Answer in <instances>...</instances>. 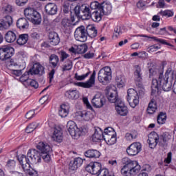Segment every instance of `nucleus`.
Here are the masks:
<instances>
[{"mask_svg": "<svg viewBox=\"0 0 176 176\" xmlns=\"http://www.w3.org/2000/svg\"><path fill=\"white\" fill-rule=\"evenodd\" d=\"M171 74V68L167 69L165 77L163 73H160L158 79H153L151 85L152 96L156 94L159 91V89H162L164 91H170L171 90V82H168V74Z\"/></svg>", "mask_w": 176, "mask_h": 176, "instance_id": "nucleus-1", "label": "nucleus"}, {"mask_svg": "<svg viewBox=\"0 0 176 176\" xmlns=\"http://www.w3.org/2000/svg\"><path fill=\"white\" fill-rule=\"evenodd\" d=\"M123 164H125L121 169V174L125 176H132L138 174L141 170V166L137 161H132L129 157H124L122 160Z\"/></svg>", "mask_w": 176, "mask_h": 176, "instance_id": "nucleus-2", "label": "nucleus"}, {"mask_svg": "<svg viewBox=\"0 0 176 176\" xmlns=\"http://www.w3.org/2000/svg\"><path fill=\"white\" fill-rule=\"evenodd\" d=\"M74 13L76 17H78L79 19H82V20H90V16L92 12L90 10V6L82 4L74 8Z\"/></svg>", "mask_w": 176, "mask_h": 176, "instance_id": "nucleus-3", "label": "nucleus"}, {"mask_svg": "<svg viewBox=\"0 0 176 176\" xmlns=\"http://www.w3.org/2000/svg\"><path fill=\"white\" fill-rule=\"evenodd\" d=\"M24 14L26 19L28 20H30L31 23L35 25H39V24L42 23L41 14H39V12H38V11L35 10L34 8H25L24 10Z\"/></svg>", "mask_w": 176, "mask_h": 176, "instance_id": "nucleus-4", "label": "nucleus"}, {"mask_svg": "<svg viewBox=\"0 0 176 176\" xmlns=\"http://www.w3.org/2000/svg\"><path fill=\"white\" fill-rule=\"evenodd\" d=\"M37 149L41 152V157L45 162V163H49L52 158L50 157V152H52V147L49 144L43 142H40L37 146Z\"/></svg>", "mask_w": 176, "mask_h": 176, "instance_id": "nucleus-5", "label": "nucleus"}, {"mask_svg": "<svg viewBox=\"0 0 176 176\" xmlns=\"http://www.w3.org/2000/svg\"><path fill=\"white\" fill-rule=\"evenodd\" d=\"M112 76V70L109 66L102 68L98 74V80L102 85H108Z\"/></svg>", "mask_w": 176, "mask_h": 176, "instance_id": "nucleus-6", "label": "nucleus"}, {"mask_svg": "<svg viewBox=\"0 0 176 176\" xmlns=\"http://www.w3.org/2000/svg\"><path fill=\"white\" fill-rule=\"evenodd\" d=\"M49 64L50 67L52 68L51 72L49 73L50 83H52V80L54 79V74H56V69L60 67V58H58V56L54 54H51L49 57Z\"/></svg>", "mask_w": 176, "mask_h": 176, "instance_id": "nucleus-7", "label": "nucleus"}, {"mask_svg": "<svg viewBox=\"0 0 176 176\" xmlns=\"http://www.w3.org/2000/svg\"><path fill=\"white\" fill-rule=\"evenodd\" d=\"M127 101L131 108H135L140 104V96L134 89H129L127 91Z\"/></svg>", "mask_w": 176, "mask_h": 176, "instance_id": "nucleus-8", "label": "nucleus"}, {"mask_svg": "<svg viewBox=\"0 0 176 176\" xmlns=\"http://www.w3.org/2000/svg\"><path fill=\"white\" fill-rule=\"evenodd\" d=\"M13 54H14V48L10 47V45H3L0 48V60L1 61L10 60Z\"/></svg>", "mask_w": 176, "mask_h": 176, "instance_id": "nucleus-9", "label": "nucleus"}, {"mask_svg": "<svg viewBox=\"0 0 176 176\" xmlns=\"http://www.w3.org/2000/svg\"><path fill=\"white\" fill-rule=\"evenodd\" d=\"M68 132L70 135L75 140H78L82 134V130L78 128L76 124L74 121H69L67 124Z\"/></svg>", "mask_w": 176, "mask_h": 176, "instance_id": "nucleus-10", "label": "nucleus"}, {"mask_svg": "<svg viewBox=\"0 0 176 176\" xmlns=\"http://www.w3.org/2000/svg\"><path fill=\"white\" fill-rule=\"evenodd\" d=\"M85 170L92 175L98 176L102 171V166L100 162H91L87 165Z\"/></svg>", "mask_w": 176, "mask_h": 176, "instance_id": "nucleus-11", "label": "nucleus"}, {"mask_svg": "<svg viewBox=\"0 0 176 176\" xmlns=\"http://www.w3.org/2000/svg\"><path fill=\"white\" fill-rule=\"evenodd\" d=\"M74 38L79 42H86L87 41V33L85 26L77 28L74 32Z\"/></svg>", "mask_w": 176, "mask_h": 176, "instance_id": "nucleus-12", "label": "nucleus"}, {"mask_svg": "<svg viewBox=\"0 0 176 176\" xmlns=\"http://www.w3.org/2000/svg\"><path fill=\"white\" fill-rule=\"evenodd\" d=\"M28 157H30L32 164L41 163L42 160V152H39L36 149L30 150L28 152Z\"/></svg>", "mask_w": 176, "mask_h": 176, "instance_id": "nucleus-13", "label": "nucleus"}, {"mask_svg": "<svg viewBox=\"0 0 176 176\" xmlns=\"http://www.w3.org/2000/svg\"><path fill=\"white\" fill-rule=\"evenodd\" d=\"M94 85H96V70L93 71L92 74L87 82H78L75 83L76 86H78L79 87H84V89H90V87H93Z\"/></svg>", "mask_w": 176, "mask_h": 176, "instance_id": "nucleus-14", "label": "nucleus"}, {"mask_svg": "<svg viewBox=\"0 0 176 176\" xmlns=\"http://www.w3.org/2000/svg\"><path fill=\"white\" fill-rule=\"evenodd\" d=\"M92 105L95 108H102L105 104V98L101 93H97L91 100Z\"/></svg>", "mask_w": 176, "mask_h": 176, "instance_id": "nucleus-15", "label": "nucleus"}, {"mask_svg": "<svg viewBox=\"0 0 176 176\" xmlns=\"http://www.w3.org/2000/svg\"><path fill=\"white\" fill-rule=\"evenodd\" d=\"M142 148V146L141 143L134 142L128 147L126 153L129 156H135V155H138V153L141 152Z\"/></svg>", "mask_w": 176, "mask_h": 176, "instance_id": "nucleus-16", "label": "nucleus"}, {"mask_svg": "<svg viewBox=\"0 0 176 176\" xmlns=\"http://www.w3.org/2000/svg\"><path fill=\"white\" fill-rule=\"evenodd\" d=\"M159 135L156 132H151L148 135L147 142L149 144V146L150 148H151V149L156 148V145L159 144Z\"/></svg>", "mask_w": 176, "mask_h": 176, "instance_id": "nucleus-17", "label": "nucleus"}, {"mask_svg": "<svg viewBox=\"0 0 176 176\" xmlns=\"http://www.w3.org/2000/svg\"><path fill=\"white\" fill-rule=\"evenodd\" d=\"M19 160L23 171H28L31 168V164H32L31 163V159L28 157V154H27V156L23 155Z\"/></svg>", "mask_w": 176, "mask_h": 176, "instance_id": "nucleus-18", "label": "nucleus"}, {"mask_svg": "<svg viewBox=\"0 0 176 176\" xmlns=\"http://www.w3.org/2000/svg\"><path fill=\"white\" fill-rule=\"evenodd\" d=\"M107 97L109 102L115 103L116 105L118 104V101H122V100L119 99L118 91L114 90L112 88L107 91Z\"/></svg>", "mask_w": 176, "mask_h": 176, "instance_id": "nucleus-19", "label": "nucleus"}, {"mask_svg": "<svg viewBox=\"0 0 176 176\" xmlns=\"http://www.w3.org/2000/svg\"><path fill=\"white\" fill-rule=\"evenodd\" d=\"M116 111L118 115L120 116H126L129 113V110H127V107L124 104L123 101H118L116 104Z\"/></svg>", "mask_w": 176, "mask_h": 176, "instance_id": "nucleus-20", "label": "nucleus"}, {"mask_svg": "<svg viewBox=\"0 0 176 176\" xmlns=\"http://www.w3.org/2000/svg\"><path fill=\"white\" fill-rule=\"evenodd\" d=\"M52 141H55L56 142H63V131L61 128L57 127L53 129V133L51 136Z\"/></svg>", "mask_w": 176, "mask_h": 176, "instance_id": "nucleus-21", "label": "nucleus"}, {"mask_svg": "<svg viewBox=\"0 0 176 176\" xmlns=\"http://www.w3.org/2000/svg\"><path fill=\"white\" fill-rule=\"evenodd\" d=\"M61 28L65 32H69L74 27V23H72L71 19L67 17L62 19L60 21Z\"/></svg>", "mask_w": 176, "mask_h": 176, "instance_id": "nucleus-22", "label": "nucleus"}, {"mask_svg": "<svg viewBox=\"0 0 176 176\" xmlns=\"http://www.w3.org/2000/svg\"><path fill=\"white\" fill-rule=\"evenodd\" d=\"M48 38L50 45L52 46H57L60 43V36H58V34L56 32H50Z\"/></svg>", "mask_w": 176, "mask_h": 176, "instance_id": "nucleus-23", "label": "nucleus"}, {"mask_svg": "<svg viewBox=\"0 0 176 176\" xmlns=\"http://www.w3.org/2000/svg\"><path fill=\"white\" fill-rule=\"evenodd\" d=\"M99 10L103 16L104 14L108 16V14H111V12H112V6L109 3L103 2L100 5Z\"/></svg>", "mask_w": 176, "mask_h": 176, "instance_id": "nucleus-24", "label": "nucleus"}, {"mask_svg": "<svg viewBox=\"0 0 176 176\" xmlns=\"http://www.w3.org/2000/svg\"><path fill=\"white\" fill-rule=\"evenodd\" d=\"M45 12L47 14H50L51 16H54V14H57V5L54 3H47L45 7Z\"/></svg>", "mask_w": 176, "mask_h": 176, "instance_id": "nucleus-25", "label": "nucleus"}, {"mask_svg": "<svg viewBox=\"0 0 176 176\" xmlns=\"http://www.w3.org/2000/svg\"><path fill=\"white\" fill-rule=\"evenodd\" d=\"M16 27L19 30H28V28L30 27V23H28V21L25 18H20L16 21Z\"/></svg>", "mask_w": 176, "mask_h": 176, "instance_id": "nucleus-26", "label": "nucleus"}, {"mask_svg": "<svg viewBox=\"0 0 176 176\" xmlns=\"http://www.w3.org/2000/svg\"><path fill=\"white\" fill-rule=\"evenodd\" d=\"M69 113V104H63L58 110V114L60 118H67Z\"/></svg>", "mask_w": 176, "mask_h": 176, "instance_id": "nucleus-27", "label": "nucleus"}, {"mask_svg": "<svg viewBox=\"0 0 176 176\" xmlns=\"http://www.w3.org/2000/svg\"><path fill=\"white\" fill-rule=\"evenodd\" d=\"M30 69H32V75H34H34H42L43 74H45V67L39 63L33 65V67Z\"/></svg>", "mask_w": 176, "mask_h": 176, "instance_id": "nucleus-28", "label": "nucleus"}, {"mask_svg": "<svg viewBox=\"0 0 176 176\" xmlns=\"http://www.w3.org/2000/svg\"><path fill=\"white\" fill-rule=\"evenodd\" d=\"M104 15L102 14L101 10L98 8L96 11L91 12V15L89 16V20L91 19L95 23H98V21H101L102 16Z\"/></svg>", "mask_w": 176, "mask_h": 176, "instance_id": "nucleus-29", "label": "nucleus"}, {"mask_svg": "<svg viewBox=\"0 0 176 176\" xmlns=\"http://www.w3.org/2000/svg\"><path fill=\"white\" fill-rule=\"evenodd\" d=\"M101 140H104V132L101 129H96L94 134L92 135V141L94 142H98Z\"/></svg>", "mask_w": 176, "mask_h": 176, "instance_id": "nucleus-30", "label": "nucleus"}, {"mask_svg": "<svg viewBox=\"0 0 176 176\" xmlns=\"http://www.w3.org/2000/svg\"><path fill=\"white\" fill-rule=\"evenodd\" d=\"M85 156L89 157V159H98L101 156V153L97 150H87L85 152Z\"/></svg>", "mask_w": 176, "mask_h": 176, "instance_id": "nucleus-31", "label": "nucleus"}, {"mask_svg": "<svg viewBox=\"0 0 176 176\" xmlns=\"http://www.w3.org/2000/svg\"><path fill=\"white\" fill-rule=\"evenodd\" d=\"M138 36H140L142 38H148V39H153V41H155V42H159V43H161V45H166L167 46H170V47H174V45L167 43V41L163 38H157V37H155V36L151 37L145 34H140V35H138Z\"/></svg>", "mask_w": 176, "mask_h": 176, "instance_id": "nucleus-32", "label": "nucleus"}, {"mask_svg": "<svg viewBox=\"0 0 176 176\" xmlns=\"http://www.w3.org/2000/svg\"><path fill=\"white\" fill-rule=\"evenodd\" d=\"M5 41L8 42V43H13L16 39L17 36L16 35V33L13 31H8L5 34Z\"/></svg>", "mask_w": 176, "mask_h": 176, "instance_id": "nucleus-33", "label": "nucleus"}, {"mask_svg": "<svg viewBox=\"0 0 176 176\" xmlns=\"http://www.w3.org/2000/svg\"><path fill=\"white\" fill-rule=\"evenodd\" d=\"M85 30L87 31V36H89V38H96L97 36V30L94 26L89 25Z\"/></svg>", "mask_w": 176, "mask_h": 176, "instance_id": "nucleus-34", "label": "nucleus"}, {"mask_svg": "<svg viewBox=\"0 0 176 176\" xmlns=\"http://www.w3.org/2000/svg\"><path fill=\"white\" fill-rule=\"evenodd\" d=\"M156 109H157V105L156 104V101L155 100V99H152L148 104V106L147 108V113H149L150 115H152L156 112Z\"/></svg>", "mask_w": 176, "mask_h": 176, "instance_id": "nucleus-35", "label": "nucleus"}, {"mask_svg": "<svg viewBox=\"0 0 176 176\" xmlns=\"http://www.w3.org/2000/svg\"><path fill=\"white\" fill-rule=\"evenodd\" d=\"M134 77L135 82H141L142 80V72L141 70V67L139 65L135 66Z\"/></svg>", "mask_w": 176, "mask_h": 176, "instance_id": "nucleus-36", "label": "nucleus"}, {"mask_svg": "<svg viewBox=\"0 0 176 176\" xmlns=\"http://www.w3.org/2000/svg\"><path fill=\"white\" fill-rule=\"evenodd\" d=\"M30 36H28V34H20L16 39V43L18 45H20L21 46H23V45H25L27 42H28V38Z\"/></svg>", "mask_w": 176, "mask_h": 176, "instance_id": "nucleus-37", "label": "nucleus"}, {"mask_svg": "<svg viewBox=\"0 0 176 176\" xmlns=\"http://www.w3.org/2000/svg\"><path fill=\"white\" fill-rule=\"evenodd\" d=\"M116 135V133L115 132V130L112 127H108L106 128L104 131V140L107 138H109L111 137H114Z\"/></svg>", "mask_w": 176, "mask_h": 176, "instance_id": "nucleus-38", "label": "nucleus"}, {"mask_svg": "<svg viewBox=\"0 0 176 176\" xmlns=\"http://www.w3.org/2000/svg\"><path fill=\"white\" fill-rule=\"evenodd\" d=\"M66 96L70 100H76L79 97V91L78 90H69L66 92Z\"/></svg>", "mask_w": 176, "mask_h": 176, "instance_id": "nucleus-39", "label": "nucleus"}, {"mask_svg": "<svg viewBox=\"0 0 176 176\" xmlns=\"http://www.w3.org/2000/svg\"><path fill=\"white\" fill-rule=\"evenodd\" d=\"M80 116L86 122H89V120L93 119V114L90 111H82L80 112Z\"/></svg>", "mask_w": 176, "mask_h": 176, "instance_id": "nucleus-40", "label": "nucleus"}, {"mask_svg": "<svg viewBox=\"0 0 176 176\" xmlns=\"http://www.w3.org/2000/svg\"><path fill=\"white\" fill-rule=\"evenodd\" d=\"M116 82L118 87L122 89V87H124V83H126V78L123 76H117L116 77Z\"/></svg>", "mask_w": 176, "mask_h": 176, "instance_id": "nucleus-41", "label": "nucleus"}, {"mask_svg": "<svg viewBox=\"0 0 176 176\" xmlns=\"http://www.w3.org/2000/svg\"><path fill=\"white\" fill-rule=\"evenodd\" d=\"M170 140L168 135L166 134H163L160 137L159 145L160 146H167V142Z\"/></svg>", "mask_w": 176, "mask_h": 176, "instance_id": "nucleus-42", "label": "nucleus"}, {"mask_svg": "<svg viewBox=\"0 0 176 176\" xmlns=\"http://www.w3.org/2000/svg\"><path fill=\"white\" fill-rule=\"evenodd\" d=\"M167 119V115L166 113L160 112L157 116V122L158 124H164Z\"/></svg>", "mask_w": 176, "mask_h": 176, "instance_id": "nucleus-43", "label": "nucleus"}, {"mask_svg": "<svg viewBox=\"0 0 176 176\" xmlns=\"http://www.w3.org/2000/svg\"><path fill=\"white\" fill-rule=\"evenodd\" d=\"M89 47H87V45L82 44L77 46V54H85L86 52H87V50Z\"/></svg>", "mask_w": 176, "mask_h": 176, "instance_id": "nucleus-44", "label": "nucleus"}, {"mask_svg": "<svg viewBox=\"0 0 176 176\" xmlns=\"http://www.w3.org/2000/svg\"><path fill=\"white\" fill-rule=\"evenodd\" d=\"M30 74L32 75V69H30L28 72H25L22 75V76L20 78L21 82H27V83H28V82H30L31 80L28 79Z\"/></svg>", "mask_w": 176, "mask_h": 176, "instance_id": "nucleus-45", "label": "nucleus"}, {"mask_svg": "<svg viewBox=\"0 0 176 176\" xmlns=\"http://www.w3.org/2000/svg\"><path fill=\"white\" fill-rule=\"evenodd\" d=\"M63 12L65 14H68V13H72L71 9H72V6L68 1L65 2L63 6Z\"/></svg>", "mask_w": 176, "mask_h": 176, "instance_id": "nucleus-46", "label": "nucleus"}, {"mask_svg": "<svg viewBox=\"0 0 176 176\" xmlns=\"http://www.w3.org/2000/svg\"><path fill=\"white\" fill-rule=\"evenodd\" d=\"M101 4H100V3L97 2V1H94V2H91L90 3V6H89V9L91 10V12H96V10H98V9H100V6Z\"/></svg>", "mask_w": 176, "mask_h": 176, "instance_id": "nucleus-47", "label": "nucleus"}, {"mask_svg": "<svg viewBox=\"0 0 176 176\" xmlns=\"http://www.w3.org/2000/svg\"><path fill=\"white\" fill-rule=\"evenodd\" d=\"M116 135H115L111 136V138L106 137L104 141L107 145H115V144H116Z\"/></svg>", "mask_w": 176, "mask_h": 176, "instance_id": "nucleus-48", "label": "nucleus"}, {"mask_svg": "<svg viewBox=\"0 0 176 176\" xmlns=\"http://www.w3.org/2000/svg\"><path fill=\"white\" fill-rule=\"evenodd\" d=\"M38 127V124L36 122H33L29 124L27 128L25 129V132L28 133H32L34 130H35Z\"/></svg>", "mask_w": 176, "mask_h": 176, "instance_id": "nucleus-49", "label": "nucleus"}, {"mask_svg": "<svg viewBox=\"0 0 176 176\" xmlns=\"http://www.w3.org/2000/svg\"><path fill=\"white\" fill-rule=\"evenodd\" d=\"M3 21L5 23L6 28H9V27L13 24V18H12L10 15H7L5 16V19Z\"/></svg>", "mask_w": 176, "mask_h": 176, "instance_id": "nucleus-50", "label": "nucleus"}, {"mask_svg": "<svg viewBox=\"0 0 176 176\" xmlns=\"http://www.w3.org/2000/svg\"><path fill=\"white\" fill-rule=\"evenodd\" d=\"M2 12L6 13V14H8V13H12V6L8 3L3 4Z\"/></svg>", "mask_w": 176, "mask_h": 176, "instance_id": "nucleus-51", "label": "nucleus"}, {"mask_svg": "<svg viewBox=\"0 0 176 176\" xmlns=\"http://www.w3.org/2000/svg\"><path fill=\"white\" fill-rule=\"evenodd\" d=\"M6 167L9 170L14 168L16 167V161L14 160H8L6 162Z\"/></svg>", "mask_w": 176, "mask_h": 176, "instance_id": "nucleus-52", "label": "nucleus"}, {"mask_svg": "<svg viewBox=\"0 0 176 176\" xmlns=\"http://www.w3.org/2000/svg\"><path fill=\"white\" fill-rule=\"evenodd\" d=\"M89 75H90V72H87V74H82L81 76H79L78 73H76L74 78L76 80H85V79L89 76Z\"/></svg>", "mask_w": 176, "mask_h": 176, "instance_id": "nucleus-53", "label": "nucleus"}, {"mask_svg": "<svg viewBox=\"0 0 176 176\" xmlns=\"http://www.w3.org/2000/svg\"><path fill=\"white\" fill-rule=\"evenodd\" d=\"M159 14L165 17H173L174 16V12L170 10H165V11H160Z\"/></svg>", "mask_w": 176, "mask_h": 176, "instance_id": "nucleus-54", "label": "nucleus"}, {"mask_svg": "<svg viewBox=\"0 0 176 176\" xmlns=\"http://www.w3.org/2000/svg\"><path fill=\"white\" fill-rule=\"evenodd\" d=\"M71 69H72V61L67 60V63L63 65L62 71L65 72V71H71Z\"/></svg>", "mask_w": 176, "mask_h": 176, "instance_id": "nucleus-55", "label": "nucleus"}, {"mask_svg": "<svg viewBox=\"0 0 176 176\" xmlns=\"http://www.w3.org/2000/svg\"><path fill=\"white\" fill-rule=\"evenodd\" d=\"M60 54V61L61 63H64V61L66 60V58H68V57H69V54H67V52H64V51H60L59 52Z\"/></svg>", "mask_w": 176, "mask_h": 176, "instance_id": "nucleus-56", "label": "nucleus"}, {"mask_svg": "<svg viewBox=\"0 0 176 176\" xmlns=\"http://www.w3.org/2000/svg\"><path fill=\"white\" fill-rule=\"evenodd\" d=\"M112 174V172H110L108 168H102V171L98 176H111Z\"/></svg>", "mask_w": 176, "mask_h": 176, "instance_id": "nucleus-57", "label": "nucleus"}, {"mask_svg": "<svg viewBox=\"0 0 176 176\" xmlns=\"http://www.w3.org/2000/svg\"><path fill=\"white\" fill-rule=\"evenodd\" d=\"M78 167L76 164H75V162H74L73 161H71L69 164V170L70 172L72 171H76V170H78Z\"/></svg>", "mask_w": 176, "mask_h": 176, "instance_id": "nucleus-58", "label": "nucleus"}, {"mask_svg": "<svg viewBox=\"0 0 176 176\" xmlns=\"http://www.w3.org/2000/svg\"><path fill=\"white\" fill-rule=\"evenodd\" d=\"M26 174H29L30 176H38V171L35 170L32 168H29L28 170H25Z\"/></svg>", "mask_w": 176, "mask_h": 176, "instance_id": "nucleus-59", "label": "nucleus"}, {"mask_svg": "<svg viewBox=\"0 0 176 176\" xmlns=\"http://www.w3.org/2000/svg\"><path fill=\"white\" fill-rule=\"evenodd\" d=\"M73 163H74L77 167H80L82 164H83V160L80 157H76L73 161Z\"/></svg>", "mask_w": 176, "mask_h": 176, "instance_id": "nucleus-60", "label": "nucleus"}, {"mask_svg": "<svg viewBox=\"0 0 176 176\" xmlns=\"http://www.w3.org/2000/svg\"><path fill=\"white\" fill-rule=\"evenodd\" d=\"M28 83L30 85V86H31L32 87H34V89H38V87H39L38 82H36V80H35L30 79Z\"/></svg>", "mask_w": 176, "mask_h": 176, "instance_id": "nucleus-61", "label": "nucleus"}, {"mask_svg": "<svg viewBox=\"0 0 176 176\" xmlns=\"http://www.w3.org/2000/svg\"><path fill=\"white\" fill-rule=\"evenodd\" d=\"M34 116H35V111L34 110L29 111L25 115L26 119H32V118H34Z\"/></svg>", "mask_w": 176, "mask_h": 176, "instance_id": "nucleus-62", "label": "nucleus"}, {"mask_svg": "<svg viewBox=\"0 0 176 176\" xmlns=\"http://www.w3.org/2000/svg\"><path fill=\"white\" fill-rule=\"evenodd\" d=\"M120 34H122V31L120 30V27L118 26L114 29V33L113 34V36L118 38L119 35H120Z\"/></svg>", "mask_w": 176, "mask_h": 176, "instance_id": "nucleus-63", "label": "nucleus"}, {"mask_svg": "<svg viewBox=\"0 0 176 176\" xmlns=\"http://www.w3.org/2000/svg\"><path fill=\"white\" fill-rule=\"evenodd\" d=\"M43 25L46 29V31H50V22H49L48 19H44Z\"/></svg>", "mask_w": 176, "mask_h": 176, "instance_id": "nucleus-64", "label": "nucleus"}]
</instances>
